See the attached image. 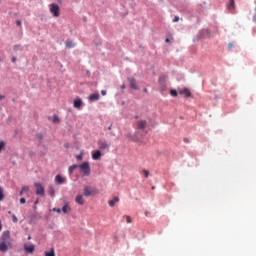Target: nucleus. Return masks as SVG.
Masks as SVG:
<instances>
[{
    "mask_svg": "<svg viewBox=\"0 0 256 256\" xmlns=\"http://www.w3.org/2000/svg\"><path fill=\"white\" fill-rule=\"evenodd\" d=\"M75 47H76V44L73 42V40H66L65 42L66 49H73Z\"/></svg>",
    "mask_w": 256,
    "mask_h": 256,
    "instance_id": "obj_16",
    "label": "nucleus"
},
{
    "mask_svg": "<svg viewBox=\"0 0 256 256\" xmlns=\"http://www.w3.org/2000/svg\"><path fill=\"white\" fill-rule=\"evenodd\" d=\"M147 126V121L146 120H140L137 122V129L141 131H145V128Z\"/></svg>",
    "mask_w": 256,
    "mask_h": 256,
    "instance_id": "obj_9",
    "label": "nucleus"
},
{
    "mask_svg": "<svg viewBox=\"0 0 256 256\" xmlns=\"http://www.w3.org/2000/svg\"><path fill=\"white\" fill-rule=\"evenodd\" d=\"M44 254L46 256H55V250L54 248L50 249V251H45Z\"/></svg>",
    "mask_w": 256,
    "mask_h": 256,
    "instance_id": "obj_24",
    "label": "nucleus"
},
{
    "mask_svg": "<svg viewBox=\"0 0 256 256\" xmlns=\"http://www.w3.org/2000/svg\"><path fill=\"white\" fill-rule=\"evenodd\" d=\"M78 168L80 169V172L82 173L83 177H89L91 174V167L90 163L88 161H85L78 165Z\"/></svg>",
    "mask_w": 256,
    "mask_h": 256,
    "instance_id": "obj_1",
    "label": "nucleus"
},
{
    "mask_svg": "<svg viewBox=\"0 0 256 256\" xmlns=\"http://www.w3.org/2000/svg\"><path fill=\"white\" fill-rule=\"evenodd\" d=\"M64 147H65V148H68V144H64Z\"/></svg>",
    "mask_w": 256,
    "mask_h": 256,
    "instance_id": "obj_52",
    "label": "nucleus"
},
{
    "mask_svg": "<svg viewBox=\"0 0 256 256\" xmlns=\"http://www.w3.org/2000/svg\"><path fill=\"white\" fill-rule=\"evenodd\" d=\"M39 203V199H36V201H34V206H36Z\"/></svg>",
    "mask_w": 256,
    "mask_h": 256,
    "instance_id": "obj_48",
    "label": "nucleus"
},
{
    "mask_svg": "<svg viewBox=\"0 0 256 256\" xmlns=\"http://www.w3.org/2000/svg\"><path fill=\"white\" fill-rule=\"evenodd\" d=\"M48 194L51 197H55V188L53 186H48Z\"/></svg>",
    "mask_w": 256,
    "mask_h": 256,
    "instance_id": "obj_23",
    "label": "nucleus"
},
{
    "mask_svg": "<svg viewBox=\"0 0 256 256\" xmlns=\"http://www.w3.org/2000/svg\"><path fill=\"white\" fill-rule=\"evenodd\" d=\"M50 13H52L53 17L57 18L60 16V8L57 4H50Z\"/></svg>",
    "mask_w": 256,
    "mask_h": 256,
    "instance_id": "obj_4",
    "label": "nucleus"
},
{
    "mask_svg": "<svg viewBox=\"0 0 256 256\" xmlns=\"http://www.w3.org/2000/svg\"><path fill=\"white\" fill-rule=\"evenodd\" d=\"M253 22L256 23V15L253 16Z\"/></svg>",
    "mask_w": 256,
    "mask_h": 256,
    "instance_id": "obj_50",
    "label": "nucleus"
},
{
    "mask_svg": "<svg viewBox=\"0 0 256 256\" xmlns=\"http://www.w3.org/2000/svg\"><path fill=\"white\" fill-rule=\"evenodd\" d=\"M112 127H113V125L110 124V125L108 126V130H112Z\"/></svg>",
    "mask_w": 256,
    "mask_h": 256,
    "instance_id": "obj_49",
    "label": "nucleus"
},
{
    "mask_svg": "<svg viewBox=\"0 0 256 256\" xmlns=\"http://www.w3.org/2000/svg\"><path fill=\"white\" fill-rule=\"evenodd\" d=\"M10 238V232L9 231H4L2 233V241L6 242Z\"/></svg>",
    "mask_w": 256,
    "mask_h": 256,
    "instance_id": "obj_22",
    "label": "nucleus"
},
{
    "mask_svg": "<svg viewBox=\"0 0 256 256\" xmlns=\"http://www.w3.org/2000/svg\"><path fill=\"white\" fill-rule=\"evenodd\" d=\"M149 212H146L145 215L148 216Z\"/></svg>",
    "mask_w": 256,
    "mask_h": 256,
    "instance_id": "obj_55",
    "label": "nucleus"
},
{
    "mask_svg": "<svg viewBox=\"0 0 256 256\" xmlns=\"http://www.w3.org/2000/svg\"><path fill=\"white\" fill-rule=\"evenodd\" d=\"M160 93H164L166 91V85L164 86H160V89H159Z\"/></svg>",
    "mask_w": 256,
    "mask_h": 256,
    "instance_id": "obj_35",
    "label": "nucleus"
},
{
    "mask_svg": "<svg viewBox=\"0 0 256 256\" xmlns=\"http://www.w3.org/2000/svg\"><path fill=\"white\" fill-rule=\"evenodd\" d=\"M128 82H129V86L132 90L137 91L139 90L138 86H137V82L136 79L134 77H129L128 78Z\"/></svg>",
    "mask_w": 256,
    "mask_h": 256,
    "instance_id": "obj_5",
    "label": "nucleus"
},
{
    "mask_svg": "<svg viewBox=\"0 0 256 256\" xmlns=\"http://www.w3.org/2000/svg\"><path fill=\"white\" fill-rule=\"evenodd\" d=\"M88 100L90 102L99 101L100 100V94L99 93H92L88 96Z\"/></svg>",
    "mask_w": 256,
    "mask_h": 256,
    "instance_id": "obj_10",
    "label": "nucleus"
},
{
    "mask_svg": "<svg viewBox=\"0 0 256 256\" xmlns=\"http://www.w3.org/2000/svg\"><path fill=\"white\" fill-rule=\"evenodd\" d=\"M82 104H83V101H82L81 98H77V99H75V100L73 101V107H74L75 109L81 108Z\"/></svg>",
    "mask_w": 256,
    "mask_h": 256,
    "instance_id": "obj_12",
    "label": "nucleus"
},
{
    "mask_svg": "<svg viewBox=\"0 0 256 256\" xmlns=\"http://www.w3.org/2000/svg\"><path fill=\"white\" fill-rule=\"evenodd\" d=\"M31 239V236H28V240H30Z\"/></svg>",
    "mask_w": 256,
    "mask_h": 256,
    "instance_id": "obj_57",
    "label": "nucleus"
},
{
    "mask_svg": "<svg viewBox=\"0 0 256 256\" xmlns=\"http://www.w3.org/2000/svg\"><path fill=\"white\" fill-rule=\"evenodd\" d=\"M19 50H21V45L20 44L14 45V52H18Z\"/></svg>",
    "mask_w": 256,
    "mask_h": 256,
    "instance_id": "obj_32",
    "label": "nucleus"
},
{
    "mask_svg": "<svg viewBox=\"0 0 256 256\" xmlns=\"http://www.w3.org/2000/svg\"><path fill=\"white\" fill-rule=\"evenodd\" d=\"M23 192H29V186H22L21 189Z\"/></svg>",
    "mask_w": 256,
    "mask_h": 256,
    "instance_id": "obj_38",
    "label": "nucleus"
},
{
    "mask_svg": "<svg viewBox=\"0 0 256 256\" xmlns=\"http://www.w3.org/2000/svg\"><path fill=\"white\" fill-rule=\"evenodd\" d=\"M180 21V17L179 16H175L172 20L173 23H177Z\"/></svg>",
    "mask_w": 256,
    "mask_h": 256,
    "instance_id": "obj_37",
    "label": "nucleus"
},
{
    "mask_svg": "<svg viewBox=\"0 0 256 256\" xmlns=\"http://www.w3.org/2000/svg\"><path fill=\"white\" fill-rule=\"evenodd\" d=\"M61 212H63L64 214H67V212H68V205L67 204L62 206Z\"/></svg>",
    "mask_w": 256,
    "mask_h": 256,
    "instance_id": "obj_28",
    "label": "nucleus"
},
{
    "mask_svg": "<svg viewBox=\"0 0 256 256\" xmlns=\"http://www.w3.org/2000/svg\"><path fill=\"white\" fill-rule=\"evenodd\" d=\"M16 26L22 27V21L21 20H16Z\"/></svg>",
    "mask_w": 256,
    "mask_h": 256,
    "instance_id": "obj_39",
    "label": "nucleus"
},
{
    "mask_svg": "<svg viewBox=\"0 0 256 256\" xmlns=\"http://www.w3.org/2000/svg\"><path fill=\"white\" fill-rule=\"evenodd\" d=\"M50 211L60 214L61 213V208L53 207L52 209H50Z\"/></svg>",
    "mask_w": 256,
    "mask_h": 256,
    "instance_id": "obj_31",
    "label": "nucleus"
},
{
    "mask_svg": "<svg viewBox=\"0 0 256 256\" xmlns=\"http://www.w3.org/2000/svg\"><path fill=\"white\" fill-rule=\"evenodd\" d=\"M0 251H2V252H7L8 251V245L5 241H2L0 243Z\"/></svg>",
    "mask_w": 256,
    "mask_h": 256,
    "instance_id": "obj_19",
    "label": "nucleus"
},
{
    "mask_svg": "<svg viewBox=\"0 0 256 256\" xmlns=\"http://www.w3.org/2000/svg\"><path fill=\"white\" fill-rule=\"evenodd\" d=\"M102 156H103V154H102L101 150H95L91 154L92 160H94V161L100 160Z\"/></svg>",
    "mask_w": 256,
    "mask_h": 256,
    "instance_id": "obj_7",
    "label": "nucleus"
},
{
    "mask_svg": "<svg viewBox=\"0 0 256 256\" xmlns=\"http://www.w3.org/2000/svg\"><path fill=\"white\" fill-rule=\"evenodd\" d=\"M17 58L15 56L12 57V63H16Z\"/></svg>",
    "mask_w": 256,
    "mask_h": 256,
    "instance_id": "obj_44",
    "label": "nucleus"
},
{
    "mask_svg": "<svg viewBox=\"0 0 256 256\" xmlns=\"http://www.w3.org/2000/svg\"><path fill=\"white\" fill-rule=\"evenodd\" d=\"M170 95H171L172 97H178V92H177V90H175V89L170 90Z\"/></svg>",
    "mask_w": 256,
    "mask_h": 256,
    "instance_id": "obj_26",
    "label": "nucleus"
},
{
    "mask_svg": "<svg viewBox=\"0 0 256 256\" xmlns=\"http://www.w3.org/2000/svg\"><path fill=\"white\" fill-rule=\"evenodd\" d=\"M4 99H5V95L0 94V100H4Z\"/></svg>",
    "mask_w": 256,
    "mask_h": 256,
    "instance_id": "obj_47",
    "label": "nucleus"
},
{
    "mask_svg": "<svg viewBox=\"0 0 256 256\" xmlns=\"http://www.w3.org/2000/svg\"><path fill=\"white\" fill-rule=\"evenodd\" d=\"M95 193L94 190L91 189L90 186L85 185L83 188V195L84 197H90Z\"/></svg>",
    "mask_w": 256,
    "mask_h": 256,
    "instance_id": "obj_6",
    "label": "nucleus"
},
{
    "mask_svg": "<svg viewBox=\"0 0 256 256\" xmlns=\"http://www.w3.org/2000/svg\"><path fill=\"white\" fill-rule=\"evenodd\" d=\"M34 187H36V195L40 196V197H44L45 196V188L43 187V185L39 182L34 183Z\"/></svg>",
    "mask_w": 256,
    "mask_h": 256,
    "instance_id": "obj_3",
    "label": "nucleus"
},
{
    "mask_svg": "<svg viewBox=\"0 0 256 256\" xmlns=\"http://www.w3.org/2000/svg\"><path fill=\"white\" fill-rule=\"evenodd\" d=\"M180 95H185L186 98H190L192 96L189 89L185 88L179 92Z\"/></svg>",
    "mask_w": 256,
    "mask_h": 256,
    "instance_id": "obj_17",
    "label": "nucleus"
},
{
    "mask_svg": "<svg viewBox=\"0 0 256 256\" xmlns=\"http://www.w3.org/2000/svg\"><path fill=\"white\" fill-rule=\"evenodd\" d=\"M142 173H143V175H144L145 178H148L149 175H150V173H149L148 170H142Z\"/></svg>",
    "mask_w": 256,
    "mask_h": 256,
    "instance_id": "obj_34",
    "label": "nucleus"
},
{
    "mask_svg": "<svg viewBox=\"0 0 256 256\" xmlns=\"http://www.w3.org/2000/svg\"><path fill=\"white\" fill-rule=\"evenodd\" d=\"M5 195H4V189L3 187H0V201H3Z\"/></svg>",
    "mask_w": 256,
    "mask_h": 256,
    "instance_id": "obj_27",
    "label": "nucleus"
},
{
    "mask_svg": "<svg viewBox=\"0 0 256 256\" xmlns=\"http://www.w3.org/2000/svg\"><path fill=\"white\" fill-rule=\"evenodd\" d=\"M171 40H173V37L166 38V39H165V43H170V42H171Z\"/></svg>",
    "mask_w": 256,
    "mask_h": 256,
    "instance_id": "obj_41",
    "label": "nucleus"
},
{
    "mask_svg": "<svg viewBox=\"0 0 256 256\" xmlns=\"http://www.w3.org/2000/svg\"><path fill=\"white\" fill-rule=\"evenodd\" d=\"M25 203H26V198L25 197L20 198V204H25Z\"/></svg>",
    "mask_w": 256,
    "mask_h": 256,
    "instance_id": "obj_40",
    "label": "nucleus"
},
{
    "mask_svg": "<svg viewBox=\"0 0 256 256\" xmlns=\"http://www.w3.org/2000/svg\"><path fill=\"white\" fill-rule=\"evenodd\" d=\"M78 168V164H73L68 167V173L69 175H72L74 170Z\"/></svg>",
    "mask_w": 256,
    "mask_h": 256,
    "instance_id": "obj_21",
    "label": "nucleus"
},
{
    "mask_svg": "<svg viewBox=\"0 0 256 256\" xmlns=\"http://www.w3.org/2000/svg\"><path fill=\"white\" fill-rule=\"evenodd\" d=\"M155 189V186H152V190H154Z\"/></svg>",
    "mask_w": 256,
    "mask_h": 256,
    "instance_id": "obj_56",
    "label": "nucleus"
},
{
    "mask_svg": "<svg viewBox=\"0 0 256 256\" xmlns=\"http://www.w3.org/2000/svg\"><path fill=\"white\" fill-rule=\"evenodd\" d=\"M36 138H38V140L42 141V140L44 139L43 133H42V132L37 133V134H36Z\"/></svg>",
    "mask_w": 256,
    "mask_h": 256,
    "instance_id": "obj_29",
    "label": "nucleus"
},
{
    "mask_svg": "<svg viewBox=\"0 0 256 256\" xmlns=\"http://www.w3.org/2000/svg\"><path fill=\"white\" fill-rule=\"evenodd\" d=\"M75 203H77L78 205H84L85 201L83 199V195L82 194H77L76 195Z\"/></svg>",
    "mask_w": 256,
    "mask_h": 256,
    "instance_id": "obj_13",
    "label": "nucleus"
},
{
    "mask_svg": "<svg viewBox=\"0 0 256 256\" xmlns=\"http://www.w3.org/2000/svg\"><path fill=\"white\" fill-rule=\"evenodd\" d=\"M37 209V206L36 205H34V210H36Z\"/></svg>",
    "mask_w": 256,
    "mask_h": 256,
    "instance_id": "obj_53",
    "label": "nucleus"
},
{
    "mask_svg": "<svg viewBox=\"0 0 256 256\" xmlns=\"http://www.w3.org/2000/svg\"><path fill=\"white\" fill-rule=\"evenodd\" d=\"M124 218L126 219L127 224L132 223V218L129 215H124Z\"/></svg>",
    "mask_w": 256,
    "mask_h": 256,
    "instance_id": "obj_30",
    "label": "nucleus"
},
{
    "mask_svg": "<svg viewBox=\"0 0 256 256\" xmlns=\"http://www.w3.org/2000/svg\"><path fill=\"white\" fill-rule=\"evenodd\" d=\"M24 250H26V253H33L35 250V245H24Z\"/></svg>",
    "mask_w": 256,
    "mask_h": 256,
    "instance_id": "obj_18",
    "label": "nucleus"
},
{
    "mask_svg": "<svg viewBox=\"0 0 256 256\" xmlns=\"http://www.w3.org/2000/svg\"><path fill=\"white\" fill-rule=\"evenodd\" d=\"M227 9L229 11H233L235 9V0H230V2L227 5Z\"/></svg>",
    "mask_w": 256,
    "mask_h": 256,
    "instance_id": "obj_20",
    "label": "nucleus"
},
{
    "mask_svg": "<svg viewBox=\"0 0 256 256\" xmlns=\"http://www.w3.org/2000/svg\"><path fill=\"white\" fill-rule=\"evenodd\" d=\"M24 193L23 190H20V196H23Z\"/></svg>",
    "mask_w": 256,
    "mask_h": 256,
    "instance_id": "obj_51",
    "label": "nucleus"
},
{
    "mask_svg": "<svg viewBox=\"0 0 256 256\" xmlns=\"http://www.w3.org/2000/svg\"><path fill=\"white\" fill-rule=\"evenodd\" d=\"M76 160L77 161H82L83 160V153H80V154L76 155Z\"/></svg>",
    "mask_w": 256,
    "mask_h": 256,
    "instance_id": "obj_33",
    "label": "nucleus"
},
{
    "mask_svg": "<svg viewBox=\"0 0 256 256\" xmlns=\"http://www.w3.org/2000/svg\"><path fill=\"white\" fill-rule=\"evenodd\" d=\"M98 147L100 150H109L110 145L107 142L99 141L98 142Z\"/></svg>",
    "mask_w": 256,
    "mask_h": 256,
    "instance_id": "obj_11",
    "label": "nucleus"
},
{
    "mask_svg": "<svg viewBox=\"0 0 256 256\" xmlns=\"http://www.w3.org/2000/svg\"><path fill=\"white\" fill-rule=\"evenodd\" d=\"M12 222H14V223L18 222V218L15 214H12Z\"/></svg>",
    "mask_w": 256,
    "mask_h": 256,
    "instance_id": "obj_36",
    "label": "nucleus"
},
{
    "mask_svg": "<svg viewBox=\"0 0 256 256\" xmlns=\"http://www.w3.org/2000/svg\"><path fill=\"white\" fill-rule=\"evenodd\" d=\"M233 47H234V45H233V43H228V49H233Z\"/></svg>",
    "mask_w": 256,
    "mask_h": 256,
    "instance_id": "obj_42",
    "label": "nucleus"
},
{
    "mask_svg": "<svg viewBox=\"0 0 256 256\" xmlns=\"http://www.w3.org/2000/svg\"><path fill=\"white\" fill-rule=\"evenodd\" d=\"M101 95L102 96H106L107 95V91L106 90H101Z\"/></svg>",
    "mask_w": 256,
    "mask_h": 256,
    "instance_id": "obj_43",
    "label": "nucleus"
},
{
    "mask_svg": "<svg viewBox=\"0 0 256 256\" xmlns=\"http://www.w3.org/2000/svg\"><path fill=\"white\" fill-rule=\"evenodd\" d=\"M52 123H54V124L60 123V119H59L58 115H56V114L53 115Z\"/></svg>",
    "mask_w": 256,
    "mask_h": 256,
    "instance_id": "obj_25",
    "label": "nucleus"
},
{
    "mask_svg": "<svg viewBox=\"0 0 256 256\" xmlns=\"http://www.w3.org/2000/svg\"><path fill=\"white\" fill-rule=\"evenodd\" d=\"M144 92H147V88H144Z\"/></svg>",
    "mask_w": 256,
    "mask_h": 256,
    "instance_id": "obj_54",
    "label": "nucleus"
},
{
    "mask_svg": "<svg viewBox=\"0 0 256 256\" xmlns=\"http://www.w3.org/2000/svg\"><path fill=\"white\" fill-rule=\"evenodd\" d=\"M55 183H56L57 185H63V184L66 183V179H65L64 177H62L60 174H57V175L55 176Z\"/></svg>",
    "mask_w": 256,
    "mask_h": 256,
    "instance_id": "obj_8",
    "label": "nucleus"
},
{
    "mask_svg": "<svg viewBox=\"0 0 256 256\" xmlns=\"http://www.w3.org/2000/svg\"><path fill=\"white\" fill-rule=\"evenodd\" d=\"M166 82H167V75H161L158 78V83L160 86H166Z\"/></svg>",
    "mask_w": 256,
    "mask_h": 256,
    "instance_id": "obj_15",
    "label": "nucleus"
},
{
    "mask_svg": "<svg viewBox=\"0 0 256 256\" xmlns=\"http://www.w3.org/2000/svg\"><path fill=\"white\" fill-rule=\"evenodd\" d=\"M120 201L118 196H114L113 199H110L108 201V205L109 207H115L116 203H118Z\"/></svg>",
    "mask_w": 256,
    "mask_h": 256,
    "instance_id": "obj_14",
    "label": "nucleus"
},
{
    "mask_svg": "<svg viewBox=\"0 0 256 256\" xmlns=\"http://www.w3.org/2000/svg\"><path fill=\"white\" fill-rule=\"evenodd\" d=\"M209 34V29H203L193 38V42H199L200 40L204 39L206 35Z\"/></svg>",
    "mask_w": 256,
    "mask_h": 256,
    "instance_id": "obj_2",
    "label": "nucleus"
},
{
    "mask_svg": "<svg viewBox=\"0 0 256 256\" xmlns=\"http://www.w3.org/2000/svg\"><path fill=\"white\" fill-rule=\"evenodd\" d=\"M120 89H121V90L126 89V85H125V84L121 85V86H120Z\"/></svg>",
    "mask_w": 256,
    "mask_h": 256,
    "instance_id": "obj_45",
    "label": "nucleus"
},
{
    "mask_svg": "<svg viewBox=\"0 0 256 256\" xmlns=\"http://www.w3.org/2000/svg\"><path fill=\"white\" fill-rule=\"evenodd\" d=\"M183 141H184L185 143H189V138H184Z\"/></svg>",
    "mask_w": 256,
    "mask_h": 256,
    "instance_id": "obj_46",
    "label": "nucleus"
}]
</instances>
